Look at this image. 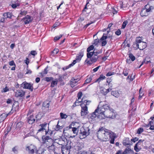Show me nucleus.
<instances>
[{"instance_id":"1","label":"nucleus","mask_w":154,"mask_h":154,"mask_svg":"<svg viewBox=\"0 0 154 154\" xmlns=\"http://www.w3.org/2000/svg\"><path fill=\"white\" fill-rule=\"evenodd\" d=\"M111 135L107 130H105L103 128H100L97 133L98 138L103 141H105V140L107 139L109 137H111Z\"/></svg>"},{"instance_id":"2","label":"nucleus","mask_w":154,"mask_h":154,"mask_svg":"<svg viewBox=\"0 0 154 154\" xmlns=\"http://www.w3.org/2000/svg\"><path fill=\"white\" fill-rule=\"evenodd\" d=\"M82 95V92H80L78 94V106L80 105L82 109L81 111V116H84L86 115L88 113V108L86 106H85V104H79L82 101L79 100L81 98V97Z\"/></svg>"},{"instance_id":"3","label":"nucleus","mask_w":154,"mask_h":154,"mask_svg":"<svg viewBox=\"0 0 154 154\" xmlns=\"http://www.w3.org/2000/svg\"><path fill=\"white\" fill-rule=\"evenodd\" d=\"M89 131L90 129L89 128V126L88 125H84L80 128L79 135L80 138L82 139L85 138L86 136L88 135L89 134Z\"/></svg>"},{"instance_id":"4","label":"nucleus","mask_w":154,"mask_h":154,"mask_svg":"<svg viewBox=\"0 0 154 154\" xmlns=\"http://www.w3.org/2000/svg\"><path fill=\"white\" fill-rule=\"evenodd\" d=\"M42 144L46 147L53 145L54 142V140L50 137L49 136H42Z\"/></svg>"},{"instance_id":"5","label":"nucleus","mask_w":154,"mask_h":154,"mask_svg":"<svg viewBox=\"0 0 154 154\" xmlns=\"http://www.w3.org/2000/svg\"><path fill=\"white\" fill-rule=\"evenodd\" d=\"M154 8L152 6H149L148 5H146L145 6L144 8H143L141 11L140 14L141 16H146L149 14V12L151 11Z\"/></svg>"},{"instance_id":"6","label":"nucleus","mask_w":154,"mask_h":154,"mask_svg":"<svg viewBox=\"0 0 154 154\" xmlns=\"http://www.w3.org/2000/svg\"><path fill=\"white\" fill-rule=\"evenodd\" d=\"M101 53V51H98L96 52V54H94V55L91 58V60L87 59L85 61V62L88 65H91L93 63H95L97 61L98 58L99 57V56H98L97 54Z\"/></svg>"},{"instance_id":"7","label":"nucleus","mask_w":154,"mask_h":154,"mask_svg":"<svg viewBox=\"0 0 154 154\" xmlns=\"http://www.w3.org/2000/svg\"><path fill=\"white\" fill-rule=\"evenodd\" d=\"M99 109H97L92 113L90 114L88 116V117L90 121L92 122H94L96 119H98V115L99 112L97 110Z\"/></svg>"},{"instance_id":"8","label":"nucleus","mask_w":154,"mask_h":154,"mask_svg":"<svg viewBox=\"0 0 154 154\" xmlns=\"http://www.w3.org/2000/svg\"><path fill=\"white\" fill-rule=\"evenodd\" d=\"M21 87H22L24 89H29L30 91H33V84H31L26 82H24L21 85Z\"/></svg>"},{"instance_id":"9","label":"nucleus","mask_w":154,"mask_h":154,"mask_svg":"<svg viewBox=\"0 0 154 154\" xmlns=\"http://www.w3.org/2000/svg\"><path fill=\"white\" fill-rule=\"evenodd\" d=\"M105 115L106 118L113 119L115 117V115L113 112V109H112L106 110Z\"/></svg>"},{"instance_id":"10","label":"nucleus","mask_w":154,"mask_h":154,"mask_svg":"<svg viewBox=\"0 0 154 154\" xmlns=\"http://www.w3.org/2000/svg\"><path fill=\"white\" fill-rule=\"evenodd\" d=\"M26 150L28 151L29 153L31 154H33L35 152L37 151L36 147L32 145L27 147Z\"/></svg>"},{"instance_id":"11","label":"nucleus","mask_w":154,"mask_h":154,"mask_svg":"<svg viewBox=\"0 0 154 154\" xmlns=\"http://www.w3.org/2000/svg\"><path fill=\"white\" fill-rule=\"evenodd\" d=\"M22 20L23 21L25 24H26L32 22V18L31 17L28 15H27L24 18H23Z\"/></svg>"},{"instance_id":"12","label":"nucleus","mask_w":154,"mask_h":154,"mask_svg":"<svg viewBox=\"0 0 154 154\" xmlns=\"http://www.w3.org/2000/svg\"><path fill=\"white\" fill-rule=\"evenodd\" d=\"M112 36H107L106 35L104 36V34H103L100 40H106L107 43H108L109 44H110L112 43Z\"/></svg>"},{"instance_id":"13","label":"nucleus","mask_w":154,"mask_h":154,"mask_svg":"<svg viewBox=\"0 0 154 154\" xmlns=\"http://www.w3.org/2000/svg\"><path fill=\"white\" fill-rule=\"evenodd\" d=\"M146 43L143 42L140 43L139 45L137 44L136 47L140 50H143L146 47Z\"/></svg>"},{"instance_id":"14","label":"nucleus","mask_w":154,"mask_h":154,"mask_svg":"<svg viewBox=\"0 0 154 154\" xmlns=\"http://www.w3.org/2000/svg\"><path fill=\"white\" fill-rule=\"evenodd\" d=\"M25 92L23 90H17L15 93V96L16 97H22L25 95Z\"/></svg>"},{"instance_id":"15","label":"nucleus","mask_w":154,"mask_h":154,"mask_svg":"<svg viewBox=\"0 0 154 154\" xmlns=\"http://www.w3.org/2000/svg\"><path fill=\"white\" fill-rule=\"evenodd\" d=\"M40 126H41V128H40L38 130V132H40L41 131H44L45 130V131L46 128L47 127L48 128V127H47V123H45L40 125Z\"/></svg>"},{"instance_id":"16","label":"nucleus","mask_w":154,"mask_h":154,"mask_svg":"<svg viewBox=\"0 0 154 154\" xmlns=\"http://www.w3.org/2000/svg\"><path fill=\"white\" fill-rule=\"evenodd\" d=\"M27 121L29 124H32L35 122V119L34 118L33 115H30L28 116Z\"/></svg>"},{"instance_id":"17","label":"nucleus","mask_w":154,"mask_h":154,"mask_svg":"<svg viewBox=\"0 0 154 154\" xmlns=\"http://www.w3.org/2000/svg\"><path fill=\"white\" fill-rule=\"evenodd\" d=\"M142 38L140 37H137L136 38L135 43L133 44V46L135 47V45L136 46L137 45H139L141 42H143L142 41Z\"/></svg>"},{"instance_id":"18","label":"nucleus","mask_w":154,"mask_h":154,"mask_svg":"<svg viewBox=\"0 0 154 154\" xmlns=\"http://www.w3.org/2000/svg\"><path fill=\"white\" fill-rule=\"evenodd\" d=\"M76 60H77V58H76L75 60H73V62L72 63L70 64L68 66H67L63 68V69L64 71L65 70L67 69L70 67H71V66H73L76 63Z\"/></svg>"},{"instance_id":"19","label":"nucleus","mask_w":154,"mask_h":154,"mask_svg":"<svg viewBox=\"0 0 154 154\" xmlns=\"http://www.w3.org/2000/svg\"><path fill=\"white\" fill-rule=\"evenodd\" d=\"M95 50H94V51L93 52H88V53L87 54V59H90V60L91 58L92 57V56L94 55V54H96V51H95Z\"/></svg>"},{"instance_id":"20","label":"nucleus","mask_w":154,"mask_h":154,"mask_svg":"<svg viewBox=\"0 0 154 154\" xmlns=\"http://www.w3.org/2000/svg\"><path fill=\"white\" fill-rule=\"evenodd\" d=\"M105 117H106L105 113H99L98 115V119L100 120L104 119Z\"/></svg>"},{"instance_id":"21","label":"nucleus","mask_w":154,"mask_h":154,"mask_svg":"<svg viewBox=\"0 0 154 154\" xmlns=\"http://www.w3.org/2000/svg\"><path fill=\"white\" fill-rule=\"evenodd\" d=\"M133 151L130 148L127 147L126 148L124 152L122 153V154H126L131 153Z\"/></svg>"},{"instance_id":"22","label":"nucleus","mask_w":154,"mask_h":154,"mask_svg":"<svg viewBox=\"0 0 154 154\" xmlns=\"http://www.w3.org/2000/svg\"><path fill=\"white\" fill-rule=\"evenodd\" d=\"M46 147L48 149V150L50 151H54L55 150V146L54 145V144H53V145H50L49 146H47ZM54 153H55V152H54Z\"/></svg>"},{"instance_id":"23","label":"nucleus","mask_w":154,"mask_h":154,"mask_svg":"<svg viewBox=\"0 0 154 154\" xmlns=\"http://www.w3.org/2000/svg\"><path fill=\"white\" fill-rule=\"evenodd\" d=\"M84 51L81 50L79 53V56H78V61H80L81 58L83 56Z\"/></svg>"},{"instance_id":"24","label":"nucleus","mask_w":154,"mask_h":154,"mask_svg":"<svg viewBox=\"0 0 154 154\" xmlns=\"http://www.w3.org/2000/svg\"><path fill=\"white\" fill-rule=\"evenodd\" d=\"M99 109V110L97 111L99 112V113H105V111L104 108L103 107V106L100 107H98L97 109Z\"/></svg>"},{"instance_id":"25","label":"nucleus","mask_w":154,"mask_h":154,"mask_svg":"<svg viewBox=\"0 0 154 154\" xmlns=\"http://www.w3.org/2000/svg\"><path fill=\"white\" fill-rule=\"evenodd\" d=\"M11 113V111L8 113L6 114L5 113H2L0 116V117L3 118L2 119H5Z\"/></svg>"},{"instance_id":"26","label":"nucleus","mask_w":154,"mask_h":154,"mask_svg":"<svg viewBox=\"0 0 154 154\" xmlns=\"http://www.w3.org/2000/svg\"><path fill=\"white\" fill-rule=\"evenodd\" d=\"M106 78L103 75H100V77L96 80L95 81L96 82H100L101 80H102Z\"/></svg>"},{"instance_id":"27","label":"nucleus","mask_w":154,"mask_h":154,"mask_svg":"<svg viewBox=\"0 0 154 154\" xmlns=\"http://www.w3.org/2000/svg\"><path fill=\"white\" fill-rule=\"evenodd\" d=\"M139 143H137L135 144V146H134V149L137 152H139L140 150L141 149V148L140 147H138V144Z\"/></svg>"},{"instance_id":"28","label":"nucleus","mask_w":154,"mask_h":154,"mask_svg":"<svg viewBox=\"0 0 154 154\" xmlns=\"http://www.w3.org/2000/svg\"><path fill=\"white\" fill-rule=\"evenodd\" d=\"M23 122H19L17 123L16 127L17 128H20L23 126Z\"/></svg>"},{"instance_id":"29","label":"nucleus","mask_w":154,"mask_h":154,"mask_svg":"<svg viewBox=\"0 0 154 154\" xmlns=\"http://www.w3.org/2000/svg\"><path fill=\"white\" fill-rule=\"evenodd\" d=\"M57 80L56 79L55 80H52L51 83V87H54L55 86L57 85Z\"/></svg>"},{"instance_id":"30","label":"nucleus","mask_w":154,"mask_h":154,"mask_svg":"<svg viewBox=\"0 0 154 154\" xmlns=\"http://www.w3.org/2000/svg\"><path fill=\"white\" fill-rule=\"evenodd\" d=\"M48 67L47 66L46 67L45 69H44V71L41 73H40L41 75H42V76H44V75L48 73Z\"/></svg>"},{"instance_id":"31","label":"nucleus","mask_w":154,"mask_h":154,"mask_svg":"<svg viewBox=\"0 0 154 154\" xmlns=\"http://www.w3.org/2000/svg\"><path fill=\"white\" fill-rule=\"evenodd\" d=\"M42 117V115L41 113H39L37 114L35 116V119L36 121H38L40 120Z\"/></svg>"},{"instance_id":"32","label":"nucleus","mask_w":154,"mask_h":154,"mask_svg":"<svg viewBox=\"0 0 154 154\" xmlns=\"http://www.w3.org/2000/svg\"><path fill=\"white\" fill-rule=\"evenodd\" d=\"M60 114L61 118L62 119H66L68 116L66 115L62 112H61Z\"/></svg>"},{"instance_id":"33","label":"nucleus","mask_w":154,"mask_h":154,"mask_svg":"<svg viewBox=\"0 0 154 154\" xmlns=\"http://www.w3.org/2000/svg\"><path fill=\"white\" fill-rule=\"evenodd\" d=\"M129 57L130 59H131L132 61H134L135 59V57L131 53H130L129 54Z\"/></svg>"},{"instance_id":"34","label":"nucleus","mask_w":154,"mask_h":154,"mask_svg":"<svg viewBox=\"0 0 154 154\" xmlns=\"http://www.w3.org/2000/svg\"><path fill=\"white\" fill-rule=\"evenodd\" d=\"M91 80L92 79L91 77L87 78L85 80V82L83 84V85H84L85 84L89 83L91 81Z\"/></svg>"},{"instance_id":"35","label":"nucleus","mask_w":154,"mask_h":154,"mask_svg":"<svg viewBox=\"0 0 154 154\" xmlns=\"http://www.w3.org/2000/svg\"><path fill=\"white\" fill-rule=\"evenodd\" d=\"M128 21L127 20L125 21L122 23V28L123 29H124L126 25L128 24Z\"/></svg>"},{"instance_id":"36","label":"nucleus","mask_w":154,"mask_h":154,"mask_svg":"<svg viewBox=\"0 0 154 154\" xmlns=\"http://www.w3.org/2000/svg\"><path fill=\"white\" fill-rule=\"evenodd\" d=\"M72 124H73V125H74V123H73V122L72 123V124L70 125H69V128H72V131L73 132V133H74L75 134V131H76V130H77V128H72L71 127V126H72Z\"/></svg>"},{"instance_id":"37","label":"nucleus","mask_w":154,"mask_h":154,"mask_svg":"<svg viewBox=\"0 0 154 154\" xmlns=\"http://www.w3.org/2000/svg\"><path fill=\"white\" fill-rule=\"evenodd\" d=\"M103 107L104 108L105 110V111L107 110H109V109H111L109 107V105L107 104H105V105H103Z\"/></svg>"},{"instance_id":"38","label":"nucleus","mask_w":154,"mask_h":154,"mask_svg":"<svg viewBox=\"0 0 154 154\" xmlns=\"http://www.w3.org/2000/svg\"><path fill=\"white\" fill-rule=\"evenodd\" d=\"M42 106L44 107L48 108L49 107V103L45 102H44L43 103Z\"/></svg>"},{"instance_id":"39","label":"nucleus","mask_w":154,"mask_h":154,"mask_svg":"<svg viewBox=\"0 0 154 154\" xmlns=\"http://www.w3.org/2000/svg\"><path fill=\"white\" fill-rule=\"evenodd\" d=\"M94 48V46L93 45H91L87 48V52H90L92 50H93Z\"/></svg>"},{"instance_id":"40","label":"nucleus","mask_w":154,"mask_h":154,"mask_svg":"<svg viewBox=\"0 0 154 154\" xmlns=\"http://www.w3.org/2000/svg\"><path fill=\"white\" fill-rule=\"evenodd\" d=\"M100 40L102 41L101 45L102 46H105L107 43L106 40Z\"/></svg>"},{"instance_id":"41","label":"nucleus","mask_w":154,"mask_h":154,"mask_svg":"<svg viewBox=\"0 0 154 154\" xmlns=\"http://www.w3.org/2000/svg\"><path fill=\"white\" fill-rule=\"evenodd\" d=\"M53 78L52 77H46L45 78V80L47 82H49L53 79Z\"/></svg>"},{"instance_id":"42","label":"nucleus","mask_w":154,"mask_h":154,"mask_svg":"<svg viewBox=\"0 0 154 154\" xmlns=\"http://www.w3.org/2000/svg\"><path fill=\"white\" fill-rule=\"evenodd\" d=\"M62 36V35H60L59 36H56L54 38V40L55 41H57L59 40Z\"/></svg>"},{"instance_id":"43","label":"nucleus","mask_w":154,"mask_h":154,"mask_svg":"<svg viewBox=\"0 0 154 154\" xmlns=\"http://www.w3.org/2000/svg\"><path fill=\"white\" fill-rule=\"evenodd\" d=\"M116 138V136H112V139L110 141V142L111 143L113 144L114 142L115 139Z\"/></svg>"},{"instance_id":"44","label":"nucleus","mask_w":154,"mask_h":154,"mask_svg":"<svg viewBox=\"0 0 154 154\" xmlns=\"http://www.w3.org/2000/svg\"><path fill=\"white\" fill-rule=\"evenodd\" d=\"M45 135L46 136H48L49 134H52V132L51 131H49V130L48 131H45Z\"/></svg>"},{"instance_id":"45","label":"nucleus","mask_w":154,"mask_h":154,"mask_svg":"<svg viewBox=\"0 0 154 154\" xmlns=\"http://www.w3.org/2000/svg\"><path fill=\"white\" fill-rule=\"evenodd\" d=\"M58 123H59V122H58V124L56 127L55 129L56 130H57V131L59 130V129H60L61 128H63V127L62 126H60L59 125H58Z\"/></svg>"},{"instance_id":"46","label":"nucleus","mask_w":154,"mask_h":154,"mask_svg":"<svg viewBox=\"0 0 154 154\" xmlns=\"http://www.w3.org/2000/svg\"><path fill=\"white\" fill-rule=\"evenodd\" d=\"M143 129L142 128H139L137 131V133L138 134H140L143 131Z\"/></svg>"},{"instance_id":"47","label":"nucleus","mask_w":154,"mask_h":154,"mask_svg":"<svg viewBox=\"0 0 154 154\" xmlns=\"http://www.w3.org/2000/svg\"><path fill=\"white\" fill-rule=\"evenodd\" d=\"M150 62V60L147 61L146 60H144V61L142 62L140 65L139 66V68H140V67L142 65L143 63H145L146 64H148L149 62Z\"/></svg>"},{"instance_id":"48","label":"nucleus","mask_w":154,"mask_h":154,"mask_svg":"<svg viewBox=\"0 0 154 154\" xmlns=\"http://www.w3.org/2000/svg\"><path fill=\"white\" fill-rule=\"evenodd\" d=\"M9 64L10 66H16V65L13 60H12L9 63Z\"/></svg>"},{"instance_id":"49","label":"nucleus","mask_w":154,"mask_h":154,"mask_svg":"<svg viewBox=\"0 0 154 154\" xmlns=\"http://www.w3.org/2000/svg\"><path fill=\"white\" fill-rule=\"evenodd\" d=\"M114 74V72H109L106 74V76H110Z\"/></svg>"},{"instance_id":"50","label":"nucleus","mask_w":154,"mask_h":154,"mask_svg":"<svg viewBox=\"0 0 154 154\" xmlns=\"http://www.w3.org/2000/svg\"><path fill=\"white\" fill-rule=\"evenodd\" d=\"M59 51V50L58 49H55L53 51H52V52L54 54H57L58 53Z\"/></svg>"},{"instance_id":"51","label":"nucleus","mask_w":154,"mask_h":154,"mask_svg":"<svg viewBox=\"0 0 154 154\" xmlns=\"http://www.w3.org/2000/svg\"><path fill=\"white\" fill-rule=\"evenodd\" d=\"M12 150L15 153H17V147L15 146L12 148Z\"/></svg>"},{"instance_id":"52","label":"nucleus","mask_w":154,"mask_h":154,"mask_svg":"<svg viewBox=\"0 0 154 154\" xmlns=\"http://www.w3.org/2000/svg\"><path fill=\"white\" fill-rule=\"evenodd\" d=\"M60 24V23L59 22H56L53 26V27L54 28H55L57 27V26H59Z\"/></svg>"},{"instance_id":"53","label":"nucleus","mask_w":154,"mask_h":154,"mask_svg":"<svg viewBox=\"0 0 154 154\" xmlns=\"http://www.w3.org/2000/svg\"><path fill=\"white\" fill-rule=\"evenodd\" d=\"M19 4H13L11 5L12 7L13 8H17V6H19Z\"/></svg>"},{"instance_id":"54","label":"nucleus","mask_w":154,"mask_h":154,"mask_svg":"<svg viewBox=\"0 0 154 154\" xmlns=\"http://www.w3.org/2000/svg\"><path fill=\"white\" fill-rule=\"evenodd\" d=\"M121 33V31L119 29L117 31L115 32V34L116 35H120Z\"/></svg>"},{"instance_id":"55","label":"nucleus","mask_w":154,"mask_h":154,"mask_svg":"<svg viewBox=\"0 0 154 154\" xmlns=\"http://www.w3.org/2000/svg\"><path fill=\"white\" fill-rule=\"evenodd\" d=\"M31 54L32 55L35 56L37 54V53L35 51H32L31 52Z\"/></svg>"},{"instance_id":"56","label":"nucleus","mask_w":154,"mask_h":154,"mask_svg":"<svg viewBox=\"0 0 154 154\" xmlns=\"http://www.w3.org/2000/svg\"><path fill=\"white\" fill-rule=\"evenodd\" d=\"M123 74L125 76H127L128 75V72L127 70H125V71H124Z\"/></svg>"},{"instance_id":"57","label":"nucleus","mask_w":154,"mask_h":154,"mask_svg":"<svg viewBox=\"0 0 154 154\" xmlns=\"http://www.w3.org/2000/svg\"><path fill=\"white\" fill-rule=\"evenodd\" d=\"M6 13H7L8 18L11 19L12 17V14L10 12H8Z\"/></svg>"},{"instance_id":"58","label":"nucleus","mask_w":154,"mask_h":154,"mask_svg":"<svg viewBox=\"0 0 154 154\" xmlns=\"http://www.w3.org/2000/svg\"><path fill=\"white\" fill-rule=\"evenodd\" d=\"M100 66H98V67H97L96 68L94 69H93V71L94 72H96V71H97V70L100 67Z\"/></svg>"},{"instance_id":"59","label":"nucleus","mask_w":154,"mask_h":154,"mask_svg":"<svg viewBox=\"0 0 154 154\" xmlns=\"http://www.w3.org/2000/svg\"><path fill=\"white\" fill-rule=\"evenodd\" d=\"M76 83V81H75V83L74 82H72L71 83V87H74L75 85V84Z\"/></svg>"},{"instance_id":"60","label":"nucleus","mask_w":154,"mask_h":154,"mask_svg":"<svg viewBox=\"0 0 154 154\" xmlns=\"http://www.w3.org/2000/svg\"><path fill=\"white\" fill-rule=\"evenodd\" d=\"M138 140V138L137 137H135L134 139H131V141L133 142L134 143H135L136 141H137Z\"/></svg>"},{"instance_id":"61","label":"nucleus","mask_w":154,"mask_h":154,"mask_svg":"<svg viewBox=\"0 0 154 154\" xmlns=\"http://www.w3.org/2000/svg\"><path fill=\"white\" fill-rule=\"evenodd\" d=\"M7 15V13H5L3 14V15L4 17V18L6 19L7 18H8Z\"/></svg>"},{"instance_id":"62","label":"nucleus","mask_w":154,"mask_h":154,"mask_svg":"<svg viewBox=\"0 0 154 154\" xmlns=\"http://www.w3.org/2000/svg\"><path fill=\"white\" fill-rule=\"evenodd\" d=\"M3 92H5L7 91H9V89L6 87L5 88H4L3 90Z\"/></svg>"},{"instance_id":"63","label":"nucleus","mask_w":154,"mask_h":154,"mask_svg":"<svg viewBox=\"0 0 154 154\" xmlns=\"http://www.w3.org/2000/svg\"><path fill=\"white\" fill-rule=\"evenodd\" d=\"M27 12L25 11H21L20 14L21 15H25L27 14Z\"/></svg>"},{"instance_id":"64","label":"nucleus","mask_w":154,"mask_h":154,"mask_svg":"<svg viewBox=\"0 0 154 154\" xmlns=\"http://www.w3.org/2000/svg\"><path fill=\"white\" fill-rule=\"evenodd\" d=\"M6 102L8 104L11 103L12 102V100L10 99H7Z\"/></svg>"}]
</instances>
